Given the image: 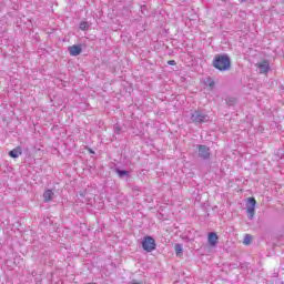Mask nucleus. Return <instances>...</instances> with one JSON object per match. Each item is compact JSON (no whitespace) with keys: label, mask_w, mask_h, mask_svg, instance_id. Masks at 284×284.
<instances>
[{"label":"nucleus","mask_w":284,"mask_h":284,"mask_svg":"<svg viewBox=\"0 0 284 284\" xmlns=\"http://www.w3.org/2000/svg\"><path fill=\"white\" fill-rule=\"evenodd\" d=\"M212 65L215 68V70L225 72L232 68V62L230 61V57H227V54H216L213 58Z\"/></svg>","instance_id":"obj_1"},{"label":"nucleus","mask_w":284,"mask_h":284,"mask_svg":"<svg viewBox=\"0 0 284 284\" xmlns=\"http://www.w3.org/2000/svg\"><path fill=\"white\" fill-rule=\"evenodd\" d=\"M142 247L144 252H154L156 250V241L154 237L146 235L142 241Z\"/></svg>","instance_id":"obj_2"},{"label":"nucleus","mask_w":284,"mask_h":284,"mask_svg":"<svg viewBox=\"0 0 284 284\" xmlns=\"http://www.w3.org/2000/svg\"><path fill=\"white\" fill-rule=\"evenodd\" d=\"M207 119V114L199 109L191 112V121L193 123H206Z\"/></svg>","instance_id":"obj_3"},{"label":"nucleus","mask_w":284,"mask_h":284,"mask_svg":"<svg viewBox=\"0 0 284 284\" xmlns=\"http://www.w3.org/2000/svg\"><path fill=\"white\" fill-rule=\"evenodd\" d=\"M197 156L202 159V161H210L211 153L209 146L204 144H199Z\"/></svg>","instance_id":"obj_4"},{"label":"nucleus","mask_w":284,"mask_h":284,"mask_svg":"<svg viewBox=\"0 0 284 284\" xmlns=\"http://www.w3.org/2000/svg\"><path fill=\"white\" fill-rule=\"evenodd\" d=\"M248 206L246 209V212H247V216H248V220L252 221V219H254V214L256 212L255 207H256V200L254 197H250L248 199Z\"/></svg>","instance_id":"obj_5"},{"label":"nucleus","mask_w":284,"mask_h":284,"mask_svg":"<svg viewBox=\"0 0 284 284\" xmlns=\"http://www.w3.org/2000/svg\"><path fill=\"white\" fill-rule=\"evenodd\" d=\"M260 70V74H267L270 72V62L267 60H262L261 63L257 64Z\"/></svg>","instance_id":"obj_6"},{"label":"nucleus","mask_w":284,"mask_h":284,"mask_svg":"<svg viewBox=\"0 0 284 284\" xmlns=\"http://www.w3.org/2000/svg\"><path fill=\"white\" fill-rule=\"evenodd\" d=\"M23 154V149L21 146H17L16 149L9 151V156L11 159H19Z\"/></svg>","instance_id":"obj_7"},{"label":"nucleus","mask_w":284,"mask_h":284,"mask_svg":"<svg viewBox=\"0 0 284 284\" xmlns=\"http://www.w3.org/2000/svg\"><path fill=\"white\" fill-rule=\"evenodd\" d=\"M43 199L44 203H50V201L54 200V192L50 189L45 190L43 192Z\"/></svg>","instance_id":"obj_8"},{"label":"nucleus","mask_w":284,"mask_h":284,"mask_svg":"<svg viewBox=\"0 0 284 284\" xmlns=\"http://www.w3.org/2000/svg\"><path fill=\"white\" fill-rule=\"evenodd\" d=\"M69 54L71 57H79L81 54V47L79 45H72L69 48Z\"/></svg>","instance_id":"obj_9"},{"label":"nucleus","mask_w":284,"mask_h":284,"mask_svg":"<svg viewBox=\"0 0 284 284\" xmlns=\"http://www.w3.org/2000/svg\"><path fill=\"white\" fill-rule=\"evenodd\" d=\"M209 243L212 245V247H214V245L219 243V235H216L214 232L209 233Z\"/></svg>","instance_id":"obj_10"},{"label":"nucleus","mask_w":284,"mask_h":284,"mask_svg":"<svg viewBox=\"0 0 284 284\" xmlns=\"http://www.w3.org/2000/svg\"><path fill=\"white\" fill-rule=\"evenodd\" d=\"M114 172L120 179H123L124 176H130V171L121 170L119 168H115Z\"/></svg>","instance_id":"obj_11"},{"label":"nucleus","mask_w":284,"mask_h":284,"mask_svg":"<svg viewBox=\"0 0 284 284\" xmlns=\"http://www.w3.org/2000/svg\"><path fill=\"white\" fill-rule=\"evenodd\" d=\"M175 254L176 256H180V254H183V245L175 244Z\"/></svg>","instance_id":"obj_12"},{"label":"nucleus","mask_w":284,"mask_h":284,"mask_svg":"<svg viewBox=\"0 0 284 284\" xmlns=\"http://www.w3.org/2000/svg\"><path fill=\"white\" fill-rule=\"evenodd\" d=\"M243 243H244V245H250V243H252V235L245 234Z\"/></svg>","instance_id":"obj_13"},{"label":"nucleus","mask_w":284,"mask_h":284,"mask_svg":"<svg viewBox=\"0 0 284 284\" xmlns=\"http://www.w3.org/2000/svg\"><path fill=\"white\" fill-rule=\"evenodd\" d=\"M114 134H121V125L119 123L113 125Z\"/></svg>","instance_id":"obj_14"},{"label":"nucleus","mask_w":284,"mask_h":284,"mask_svg":"<svg viewBox=\"0 0 284 284\" xmlns=\"http://www.w3.org/2000/svg\"><path fill=\"white\" fill-rule=\"evenodd\" d=\"M88 28H89L88 22H81L80 23V30H88Z\"/></svg>","instance_id":"obj_15"},{"label":"nucleus","mask_w":284,"mask_h":284,"mask_svg":"<svg viewBox=\"0 0 284 284\" xmlns=\"http://www.w3.org/2000/svg\"><path fill=\"white\" fill-rule=\"evenodd\" d=\"M166 63H168V65H176V61L175 60H169Z\"/></svg>","instance_id":"obj_16"},{"label":"nucleus","mask_w":284,"mask_h":284,"mask_svg":"<svg viewBox=\"0 0 284 284\" xmlns=\"http://www.w3.org/2000/svg\"><path fill=\"white\" fill-rule=\"evenodd\" d=\"M210 88H214V81L210 82Z\"/></svg>","instance_id":"obj_17"},{"label":"nucleus","mask_w":284,"mask_h":284,"mask_svg":"<svg viewBox=\"0 0 284 284\" xmlns=\"http://www.w3.org/2000/svg\"><path fill=\"white\" fill-rule=\"evenodd\" d=\"M129 284H141V283H139V282H130Z\"/></svg>","instance_id":"obj_18"},{"label":"nucleus","mask_w":284,"mask_h":284,"mask_svg":"<svg viewBox=\"0 0 284 284\" xmlns=\"http://www.w3.org/2000/svg\"><path fill=\"white\" fill-rule=\"evenodd\" d=\"M89 152H90L91 154H94V151H92V149H89Z\"/></svg>","instance_id":"obj_19"}]
</instances>
